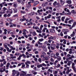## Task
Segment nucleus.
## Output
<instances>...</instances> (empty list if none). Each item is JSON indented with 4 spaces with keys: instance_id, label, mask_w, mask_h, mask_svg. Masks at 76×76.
I'll use <instances>...</instances> for the list:
<instances>
[{
    "instance_id": "5701e85b",
    "label": "nucleus",
    "mask_w": 76,
    "mask_h": 76,
    "mask_svg": "<svg viewBox=\"0 0 76 76\" xmlns=\"http://www.w3.org/2000/svg\"><path fill=\"white\" fill-rule=\"evenodd\" d=\"M70 51L69 52V54H71L72 53V49H69Z\"/></svg>"
},
{
    "instance_id": "0e129e2a",
    "label": "nucleus",
    "mask_w": 76,
    "mask_h": 76,
    "mask_svg": "<svg viewBox=\"0 0 76 76\" xmlns=\"http://www.w3.org/2000/svg\"><path fill=\"white\" fill-rule=\"evenodd\" d=\"M27 76H32V75L31 74H27Z\"/></svg>"
},
{
    "instance_id": "5fc2aeb1",
    "label": "nucleus",
    "mask_w": 76,
    "mask_h": 76,
    "mask_svg": "<svg viewBox=\"0 0 76 76\" xmlns=\"http://www.w3.org/2000/svg\"><path fill=\"white\" fill-rule=\"evenodd\" d=\"M38 44H40V45H42V43H40V42H39V41L38 42Z\"/></svg>"
},
{
    "instance_id": "680f3d73",
    "label": "nucleus",
    "mask_w": 76,
    "mask_h": 76,
    "mask_svg": "<svg viewBox=\"0 0 76 76\" xmlns=\"http://www.w3.org/2000/svg\"><path fill=\"white\" fill-rule=\"evenodd\" d=\"M35 29H39V27H35Z\"/></svg>"
},
{
    "instance_id": "9d476101",
    "label": "nucleus",
    "mask_w": 76,
    "mask_h": 76,
    "mask_svg": "<svg viewBox=\"0 0 76 76\" xmlns=\"http://www.w3.org/2000/svg\"><path fill=\"white\" fill-rule=\"evenodd\" d=\"M72 68L73 69V70H74V72L76 73V69L75 67V66H72Z\"/></svg>"
},
{
    "instance_id": "c85d7f7f",
    "label": "nucleus",
    "mask_w": 76,
    "mask_h": 76,
    "mask_svg": "<svg viewBox=\"0 0 76 76\" xmlns=\"http://www.w3.org/2000/svg\"><path fill=\"white\" fill-rule=\"evenodd\" d=\"M44 27V26L42 25H41V26H40V30H42V28H43Z\"/></svg>"
},
{
    "instance_id": "6e6d98bb",
    "label": "nucleus",
    "mask_w": 76,
    "mask_h": 76,
    "mask_svg": "<svg viewBox=\"0 0 76 76\" xmlns=\"http://www.w3.org/2000/svg\"><path fill=\"white\" fill-rule=\"evenodd\" d=\"M17 1L18 3H20L22 1V0H17Z\"/></svg>"
},
{
    "instance_id": "f704fd0d",
    "label": "nucleus",
    "mask_w": 76,
    "mask_h": 76,
    "mask_svg": "<svg viewBox=\"0 0 76 76\" xmlns=\"http://www.w3.org/2000/svg\"><path fill=\"white\" fill-rule=\"evenodd\" d=\"M16 58V56H11L10 57V58Z\"/></svg>"
},
{
    "instance_id": "e2e57ef3",
    "label": "nucleus",
    "mask_w": 76,
    "mask_h": 76,
    "mask_svg": "<svg viewBox=\"0 0 76 76\" xmlns=\"http://www.w3.org/2000/svg\"><path fill=\"white\" fill-rule=\"evenodd\" d=\"M25 64H24L22 65L21 68H23V67H25Z\"/></svg>"
},
{
    "instance_id": "c03bdc74",
    "label": "nucleus",
    "mask_w": 76,
    "mask_h": 76,
    "mask_svg": "<svg viewBox=\"0 0 76 76\" xmlns=\"http://www.w3.org/2000/svg\"><path fill=\"white\" fill-rule=\"evenodd\" d=\"M42 54H43V55H44L45 56H46V54L45 53V52H44V51H42Z\"/></svg>"
},
{
    "instance_id": "58836bf2",
    "label": "nucleus",
    "mask_w": 76,
    "mask_h": 76,
    "mask_svg": "<svg viewBox=\"0 0 76 76\" xmlns=\"http://www.w3.org/2000/svg\"><path fill=\"white\" fill-rule=\"evenodd\" d=\"M21 13H23V14H24L26 13L25 11H22L20 12Z\"/></svg>"
},
{
    "instance_id": "2f4dec72",
    "label": "nucleus",
    "mask_w": 76,
    "mask_h": 76,
    "mask_svg": "<svg viewBox=\"0 0 76 76\" xmlns=\"http://www.w3.org/2000/svg\"><path fill=\"white\" fill-rule=\"evenodd\" d=\"M48 72H50V73H52L53 72V70H51L50 69H49L48 70Z\"/></svg>"
},
{
    "instance_id": "7c9ffc66",
    "label": "nucleus",
    "mask_w": 76,
    "mask_h": 76,
    "mask_svg": "<svg viewBox=\"0 0 76 76\" xmlns=\"http://www.w3.org/2000/svg\"><path fill=\"white\" fill-rule=\"evenodd\" d=\"M28 5H29V6H28V7H31V2H29L28 3Z\"/></svg>"
},
{
    "instance_id": "473e14b6",
    "label": "nucleus",
    "mask_w": 76,
    "mask_h": 76,
    "mask_svg": "<svg viewBox=\"0 0 76 76\" xmlns=\"http://www.w3.org/2000/svg\"><path fill=\"white\" fill-rule=\"evenodd\" d=\"M27 64H31V62L29 61H27L26 62H25Z\"/></svg>"
},
{
    "instance_id": "39448f33",
    "label": "nucleus",
    "mask_w": 76,
    "mask_h": 76,
    "mask_svg": "<svg viewBox=\"0 0 76 76\" xmlns=\"http://www.w3.org/2000/svg\"><path fill=\"white\" fill-rule=\"evenodd\" d=\"M61 18V16H57L56 17V18L58 19L57 21L58 22H60L61 20V19H60Z\"/></svg>"
},
{
    "instance_id": "864d4df0",
    "label": "nucleus",
    "mask_w": 76,
    "mask_h": 76,
    "mask_svg": "<svg viewBox=\"0 0 76 76\" xmlns=\"http://www.w3.org/2000/svg\"><path fill=\"white\" fill-rule=\"evenodd\" d=\"M32 72L33 73L34 75H37V72H33V71H32Z\"/></svg>"
},
{
    "instance_id": "7ed1b4c3",
    "label": "nucleus",
    "mask_w": 76,
    "mask_h": 76,
    "mask_svg": "<svg viewBox=\"0 0 76 76\" xmlns=\"http://www.w3.org/2000/svg\"><path fill=\"white\" fill-rule=\"evenodd\" d=\"M5 71H6V69L5 68H2L0 69V72L1 73H3V72H4Z\"/></svg>"
},
{
    "instance_id": "a18cd8bd",
    "label": "nucleus",
    "mask_w": 76,
    "mask_h": 76,
    "mask_svg": "<svg viewBox=\"0 0 76 76\" xmlns=\"http://www.w3.org/2000/svg\"><path fill=\"white\" fill-rule=\"evenodd\" d=\"M65 31L67 32H69V30L68 29H65Z\"/></svg>"
},
{
    "instance_id": "6e6552de",
    "label": "nucleus",
    "mask_w": 76,
    "mask_h": 76,
    "mask_svg": "<svg viewBox=\"0 0 76 76\" xmlns=\"http://www.w3.org/2000/svg\"><path fill=\"white\" fill-rule=\"evenodd\" d=\"M75 36V32L73 31L72 34L70 35V36L71 37H73Z\"/></svg>"
},
{
    "instance_id": "0eeeda50",
    "label": "nucleus",
    "mask_w": 76,
    "mask_h": 76,
    "mask_svg": "<svg viewBox=\"0 0 76 76\" xmlns=\"http://www.w3.org/2000/svg\"><path fill=\"white\" fill-rule=\"evenodd\" d=\"M6 49H7V51H8V52H9V53H10V52L12 51V50L11 49L9 50V48H8V47L7 48H6Z\"/></svg>"
},
{
    "instance_id": "423d86ee",
    "label": "nucleus",
    "mask_w": 76,
    "mask_h": 76,
    "mask_svg": "<svg viewBox=\"0 0 76 76\" xmlns=\"http://www.w3.org/2000/svg\"><path fill=\"white\" fill-rule=\"evenodd\" d=\"M50 32L52 33H55V30L54 29H50Z\"/></svg>"
},
{
    "instance_id": "de8ad7c7",
    "label": "nucleus",
    "mask_w": 76,
    "mask_h": 76,
    "mask_svg": "<svg viewBox=\"0 0 76 76\" xmlns=\"http://www.w3.org/2000/svg\"><path fill=\"white\" fill-rule=\"evenodd\" d=\"M54 72V74H57L58 73V71H53V72Z\"/></svg>"
},
{
    "instance_id": "c9c22d12",
    "label": "nucleus",
    "mask_w": 76,
    "mask_h": 76,
    "mask_svg": "<svg viewBox=\"0 0 76 76\" xmlns=\"http://www.w3.org/2000/svg\"><path fill=\"white\" fill-rule=\"evenodd\" d=\"M38 60L40 63H41V62H42V61L41 60V58H39Z\"/></svg>"
},
{
    "instance_id": "8fccbe9b",
    "label": "nucleus",
    "mask_w": 76,
    "mask_h": 76,
    "mask_svg": "<svg viewBox=\"0 0 76 76\" xmlns=\"http://www.w3.org/2000/svg\"><path fill=\"white\" fill-rule=\"evenodd\" d=\"M39 36L40 37H41L42 38H43L44 37L43 36H42V35H41V34H39Z\"/></svg>"
},
{
    "instance_id": "a19ab883",
    "label": "nucleus",
    "mask_w": 76,
    "mask_h": 76,
    "mask_svg": "<svg viewBox=\"0 0 76 76\" xmlns=\"http://www.w3.org/2000/svg\"><path fill=\"white\" fill-rule=\"evenodd\" d=\"M39 41L41 42L42 41H44V39L42 38L40 39H39Z\"/></svg>"
},
{
    "instance_id": "b1692460",
    "label": "nucleus",
    "mask_w": 76,
    "mask_h": 76,
    "mask_svg": "<svg viewBox=\"0 0 76 76\" xmlns=\"http://www.w3.org/2000/svg\"><path fill=\"white\" fill-rule=\"evenodd\" d=\"M25 64L26 65V68H29V64L27 63H25Z\"/></svg>"
},
{
    "instance_id": "c756f323",
    "label": "nucleus",
    "mask_w": 76,
    "mask_h": 76,
    "mask_svg": "<svg viewBox=\"0 0 76 76\" xmlns=\"http://www.w3.org/2000/svg\"><path fill=\"white\" fill-rule=\"evenodd\" d=\"M7 30L6 29H5L4 30V34H7Z\"/></svg>"
},
{
    "instance_id": "4be33fe9",
    "label": "nucleus",
    "mask_w": 76,
    "mask_h": 76,
    "mask_svg": "<svg viewBox=\"0 0 76 76\" xmlns=\"http://www.w3.org/2000/svg\"><path fill=\"white\" fill-rule=\"evenodd\" d=\"M14 13H16L18 11V10H17V9L16 8H14Z\"/></svg>"
},
{
    "instance_id": "412c9836",
    "label": "nucleus",
    "mask_w": 76,
    "mask_h": 76,
    "mask_svg": "<svg viewBox=\"0 0 76 76\" xmlns=\"http://www.w3.org/2000/svg\"><path fill=\"white\" fill-rule=\"evenodd\" d=\"M75 25H76V22H74L72 26V28H73V27L75 26Z\"/></svg>"
},
{
    "instance_id": "1a4fd4ad",
    "label": "nucleus",
    "mask_w": 76,
    "mask_h": 76,
    "mask_svg": "<svg viewBox=\"0 0 76 76\" xmlns=\"http://www.w3.org/2000/svg\"><path fill=\"white\" fill-rule=\"evenodd\" d=\"M9 24L10 25V28H12V27H13V24L11 22H10L9 23Z\"/></svg>"
},
{
    "instance_id": "f03ea898",
    "label": "nucleus",
    "mask_w": 76,
    "mask_h": 76,
    "mask_svg": "<svg viewBox=\"0 0 76 76\" xmlns=\"http://www.w3.org/2000/svg\"><path fill=\"white\" fill-rule=\"evenodd\" d=\"M21 73L20 74V76H25L26 75V73L25 72L22 71L21 72Z\"/></svg>"
},
{
    "instance_id": "aec40b11",
    "label": "nucleus",
    "mask_w": 76,
    "mask_h": 76,
    "mask_svg": "<svg viewBox=\"0 0 76 76\" xmlns=\"http://www.w3.org/2000/svg\"><path fill=\"white\" fill-rule=\"evenodd\" d=\"M51 38L52 39H56V37L55 36H53V37L51 36Z\"/></svg>"
},
{
    "instance_id": "4c0bfd02",
    "label": "nucleus",
    "mask_w": 76,
    "mask_h": 76,
    "mask_svg": "<svg viewBox=\"0 0 76 76\" xmlns=\"http://www.w3.org/2000/svg\"><path fill=\"white\" fill-rule=\"evenodd\" d=\"M9 65H10V64L9 63H8L6 66V67H9Z\"/></svg>"
},
{
    "instance_id": "393cba45",
    "label": "nucleus",
    "mask_w": 76,
    "mask_h": 76,
    "mask_svg": "<svg viewBox=\"0 0 76 76\" xmlns=\"http://www.w3.org/2000/svg\"><path fill=\"white\" fill-rule=\"evenodd\" d=\"M67 3L68 4H71L72 3V1L70 0L68 1H67Z\"/></svg>"
},
{
    "instance_id": "2eb2a0df",
    "label": "nucleus",
    "mask_w": 76,
    "mask_h": 76,
    "mask_svg": "<svg viewBox=\"0 0 76 76\" xmlns=\"http://www.w3.org/2000/svg\"><path fill=\"white\" fill-rule=\"evenodd\" d=\"M37 67L38 68H40V67H42V64H40V65H38L37 66Z\"/></svg>"
},
{
    "instance_id": "9b49d317",
    "label": "nucleus",
    "mask_w": 76,
    "mask_h": 76,
    "mask_svg": "<svg viewBox=\"0 0 76 76\" xmlns=\"http://www.w3.org/2000/svg\"><path fill=\"white\" fill-rule=\"evenodd\" d=\"M20 47L19 48V50H22V45H20L19 46Z\"/></svg>"
},
{
    "instance_id": "052dcab7",
    "label": "nucleus",
    "mask_w": 76,
    "mask_h": 76,
    "mask_svg": "<svg viewBox=\"0 0 76 76\" xmlns=\"http://www.w3.org/2000/svg\"><path fill=\"white\" fill-rule=\"evenodd\" d=\"M20 55V53H15V56H18L19 55Z\"/></svg>"
},
{
    "instance_id": "4d7b16f0",
    "label": "nucleus",
    "mask_w": 76,
    "mask_h": 76,
    "mask_svg": "<svg viewBox=\"0 0 76 76\" xmlns=\"http://www.w3.org/2000/svg\"><path fill=\"white\" fill-rule=\"evenodd\" d=\"M14 17H16L17 18L18 16V14H16L13 16Z\"/></svg>"
},
{
    "instance_id": "ea45409f",
    "label": "nucleus",
    "mask_w": 76,
    "mask_h": 76,
    "mask_svg": "<svg viewBox=\"0 0 76 76\" xmlns=\"http://www.w3.org/2000/svg\"><path fill=\"white\" fill-rule=\"evenodd\" d=\"M41 57L42 58H44V56L43 55H42L41 56Z\"/></svg>"
},
{
    "instance_id": "20e7f679",
    "label": "nucleus",
    "mask_w": 76,
    "mask_h": 76,
    "mask_svg": "<svg viewBox=\"0 0 76 76\" xmlns=\"http://www.w3.org/2000/svg\"><path fill=\"white\" fill-rule=\"evenodd\" d=\"M18 72V71H16L15 70H12V75L13 76H15V75H16V74Z\"/></svg>"
},
{
    "instance_id": "ddd939ff",
    "label": "nucleus",
    "mask_w": 76,
    "mask_h": 76,
    "mask_svg": "<svg viewBox=\"0 0 76 76\" xmlns=\"http://www.w3.org/2000/svg\"><path fill=\"white\" fill-rule=\"evenodd\" d=\"M61 4H62L63 5L64 4V1H62V0H60V1Z\"/></svg>"
},
{
    "instance_id": "cd10ccee",
    "label": "nucleus",
    "mask_w": 76,
    "mask_h": 76,
    "mask_svg": "<svg viewBox=\"0 0 76 76\" xmlns=\"http://www.w3.org/2000/svg\"><path fill=\"white\" fill-rule=\"evenodd\" d=\"M36 31L37 32H38V33H40V34L42 32V31L41 30H37Z\"/></svg>"
},
{
    "instance_id": "a878e982",
    "label": "nucleus",
    "mask_w": 76,
    "mask_h": 76,
    "mask_svg": "<svg viewBox=\"0 0 76 76\" xmlns=\"http://www.w3.org/2000/svg\"><path fill=\"white\" fill-rule=\"evenodd\" d=\"M7 21H9V22H12V20L11 19H10V18H8V19H7Z\"/></svg>"
},
{
    "instance_id": "49530a36",
    "label": "nucleus",
    "mask_w": 76,
    "mask_h": 76,
    "mask_svg": "<svg viewBox=\"0 0 76 76\" xmlns=\"http://www.w3.org/2000/svg\"><path fill=\"white\" fill-rule=\"evenodd\" d=\"M3 66V64L2 63H1L0 67H2Z\"/></svg>"
},
{
    "instance_id": "bf43d9fd",
    "label": "nucleus",
    "mask_w": 76,
    "mask_h": 76,
    "mask_svg": "<svg viewBox=\"0 0 76 76\" xmlns=\"http://www.w3.org/2000/svg\"><path fill=\"white\" fill-rule=\"evenodd\" d=\"M52 47L54 48L56 47V45L54 44H53L52 45Z\"/></svg>"
},
{
    "instance_id": "72a5a7b5",
    "label": "nucleus",
    "mask_w": 76,
    "mask_h": 76,
    "mask_svg": "<svg viewBox=\"0 0 76 76\" xmlns=\"http://www.w3.org/2000/svg\"><path fill=\"white\" fill-rule=\"evenodd\" d=\"M44 51H47V49L46 48V47L43 49Z\"/></svg>"
},
{
    "instance_id": "4468645a",
    "label": "nucleus",
    "mask_w": 76,
    "mask_h": 76,
    "mask_svg": "<svg viewBox=\"0 0 76 76\" xmlns=\"http://www.w3.org/2000/svg\"><path fill=\"white\" fill-rule=\"evenodd\" d=\"M35 14V12H31V13H30L29 14V15L30 16H32V15H34Z\"/></svg>"
},
{
    "instance_id": "603ef678",
    "label": "nucleus",
    "mask_w": 76,
    "mask_h": 76,
    "mask_svg": "<svg viewBox=\"0 0 76 76\" xmlns=\"http://www.w3.org/2000/svg\"><path fill=\"white\" fill-rule=\"evenodd\" d=\"M15 34V32H12L10 33V34Z\"/></svg>"
},
{
    "instance_id": "f3484780",
    "label": "nucleus",
    "mask_w": 76,
    "mask_h": 76,
    "mask_svg": "<svg viewBox=\"0 0 76 76\" xmlns=\"http://www.w3.org/2000/svg\"><path fill=\"white\" fill-rule=\"evenodd\" d=\"M6 44H7V43H5L4 44V47L5 48H6L8 47H7V45H6Z\"/></svg>"
},
{
    "instance_id": "bb28decb",
    "label": "nucleus",
    "mask_w": 76,
    "mask_h": 76,
    "mask_svg": "<svg viewBox=\"0 0 76 76\" xmlns=\"http://www.w3.org/2000/svg\"><path fill=\"white\" fill-rule=\"evenodd\" d=\"M32 34L33 36H35V35H37V34L36 33V32H35V31L32 33Z\"/></svg>"
},
{
    "instance_id": "37998d69",
    "label": "nucleus",
    "mask_w": 76,
    "mask_h": 76,
    "mask_svg": "<svg viewBox=\"0 0 76 76\" xmlns=\"http://www.w3.org/2000/svg\"><path fill=\"white\" fill-rule=\"evenodd\" d=\"M50 61H51V62H54V59L53 58H50Z\"/></svg>"
},
{
    "instance_id": "f8f14e48",
    "label": "nucleus",
    "mask_w": 76,
    "mask_h": 76,
    "mask_svg": "<svg viewBox=\"0 0 76 76\" xmlns=\"http://www.w3.org/2000/svg\"><path fill=\"white\" fill-rule=\"evenodd\" d=\"M38 3H39V2H38V1L35 2L34 3V6H37V4H38Z\"/></svg>"
},
{
    "instance_id": "774afa93",
    "label": "nucleus",
    "mask_w": 76,
    "mask_h": 76,
    "mask_svg": "<svg viewBox=\"0 0 76 76\" xmlns=\"http://www.w3.org/2000/svg\"><path fill=\"white\" fill-rule=\"evenodd\" d=\"M30 32L31 33H32L33 32V30L32 29L30 30Z\"/></svg>"
},
{
    "instance_id": "09e8293b",
    "label": "nucleus",
    "mask_w": 76,
    "mask_h": 76,
    "mask_svg": "<svg viewBox=\"0 0 76 76\" xmlns=\"http://www.w3.org/2000/svg\"><path fill=\"white\" fill-rule=\"evenodd\" d=\"M56 57H58V56H59V53H56Z\"/></svg>"
},
{
    "instance_id": "dca6fc26",
    "label": "nucleus",
    "mask_w": 76,
    "mask_h": 76,
    "mask_svg": "<svg viewBox=\"0 0 76 76\" xmlns=\"http://www.w3.org/2000/svg\"><path fill=\"white\" fill-rule=\"evenodd\" d=\"M62 31L63 32H64V34H67V33L65 31V29H63Z\"/></svg>"
},
{
    "instance_id": "13d9d810",
    "label": "nucleus",
    "mask_w": 76,
    "mask_h": 76,
    "mask_svg": "<svg viewBox=\"0 0 76 76\" xmlns=\"http://www.w3.org/2000/svg\"><path fill=\"white\" fill-rule=\"evenodd\" d=\"M3 9L4 10V11L3 10V11H5V10H7V8H6V7H4L3 8Z\"/></svg>"
},
{
    "instance_id": "f257e3e1",
    "label": "nucleus",
    "mask_w": 76,
    "mask_h": 76,
    "mask_svg": "<svg viewBox=\"0 0 76 76\" xmlns=\"http://www.w3.org/2000/svg\"><path fill=\"white\" fill-rule=\"evenodd\" d=\"M54 56H55V57L54 58H57V59L58 60V61H60L61 60V57L60 56H56V55H54Z\"/></svg>"
},
{
    "instance_id": "6ab92c4d",
    "label": "nucleus",
    "mask_w": 76,
    "mask_h": 76,
    "mask_svg": "<svg viewBox=\"0 0 76 76\" xmlns=\"http://www.w3.org/2000/svg\"><path fill=\"white\" fill-rule=\"evenodd\" d=\"M63 41H64L63 44H66V41H67V40H66L63 39Z\"/></svg>"
},
{
    "instance_id": "a211bd4d",
    "label": "nucleus",
    "mask_w": 76,
    "mask_h": 76,
    "mask_svg": "<svg viewBox=\"0 0 76 76\" xmlns=\"http://www.w3.org/2000/svg\"><path fill=\"white\" fill-rule=\"evenodd\" d=\"M72 22H73V20H69L68 22L69 24H72V23H71Z\"/></svg>"
},
{
    "instance_id": "338daca9",
    "label": "nucleus",
    "mask_w": 76,
    "mask_h": 76,
    "mask_svg": "<svg viewBox=\"0 0 76 76\" xmlns=\"http://www.w3.org/2000/svg\"><path fill=\"white\" fill-rule=\"evenodd\" d=\"M17 73L18 74H17L16 76H19V75H20L19 72L18 71V72H17Z\"/></svg>"
},
{
    "instance_id": "e433bc0d",
    "label": "nucleus",
    "mask_w": 76,
    "mask_h": 76,
    "mask_svg": "<svg viewBox=\"0 0 76 76\" xmlns=\"http://www.w3.org/2000/svg\"><path fill=\"white\" fill-rule=\"evenodd\" d=\"M64 19H65V17H62L61 18V20H62V21H64Z\"/></svg>"
},
{
    "instance_id": "79ce46f5",
    "label": "nucleus",
    "mask_w": 76,
    "mask_h": 76,
    "mask_svg": "<svg viewBox=\"0 0 76 76\" xmlns=\"http://www.w3.org/2000/svg\"><path fill=\"white\" fill-rule=\"evenodd\" d=\"M42 65V66H47V65H46V64H45L43 63L42 64H41Z\"/></svg>"
},
{
    "instance_id": "3c124183",
    "label": "nucleus",
    "mask_w": 76,
    "mask_h": 76,
    "mask_svg": "<svg viewBox=\"0 0 76 76\" xmlns=\"http://www.w3.org/2000/svg\"><path fill=\"white\" fill-rule=\"evenodd\" d=\"M30 1L31 3H34L35 2V1L33 0H30Z\"/></svg>"
},
{
    "instance_id": "69168bd1",
    "label": "nucleus",
    "mask_w": 76,
    "mask_h": 76,
    "mask_svg": "<svg viewBox=\"0 0 76 76\" xmlns=\"http://www.w3.org/2000/svg\"><path fill=\"white\" fill-rule=\"evenodd\" d=\"M16 5H17L16 3H15L14 4L13 6L14 7H16Z\"/></svg>"
}]
</instances>
